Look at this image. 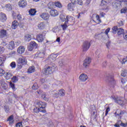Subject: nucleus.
I'll return each instance as SVG.
<instances>
[{"instance_id": "1", "label": "nucleus", "mask_w": 127, "mask_h": 127, "mask_svg": "<svg viewBox=\"0 0 127 127\" xmlns=\"http://www.w3.org/2000/svg\"><path fill=\"white\" fill-rule=\"evenodd\" d=\"M71 3L67 5V9L69 11H73L75 4H79V5H83V1L82 0H70Z\"/></svg>"}, {"instance_id": "2", "label": "nucleus", "mask_w": 127, "mask_h": 127, "mask_svg": "<svg viewBox=\"0 0 127 127\" xmlns=\"http://www.w3.org/2000/svg\"><path fill=\"white\" fill-rule=\"evenodd\" d=\"M17 62L18 63V69H20L22 68L23 65H26V63H27V61L25 57H21L18 58Z\"/></svg>"}, {"instance_id": "3", "label": "nucleus", "mask_w": 127, "mask_h": 127, "mask_svg": "<svg viewBox=\"0 0 127 127\" xmlns=\"http://www.w3.org/2000/svg\"><path fill=\"white\" fill-rule=\"evenodd\" d=\"M111 99H112V100H114V101L116 103H117V104H118V105H120V106H124V105L126 104V102L124 101V98L122 97H116L115 96H112L111 97Z\"/></svg>"}, {"instance_id": "4", "label": "nucleus", "mask_w": 127, "mask_h": 127, "mask_svg": "<svg viewBox=\"0 0 127 127\" xmlns=\"http://www.w3.org/2000/svg\"><path fill=\"white\" fill-rule=\"evenodd\" d=\"M55 69H56L55 66H48L43 70V73L44 75H49V74H52L55 71Z\"/></svg>"}, {"instance_id": "5", "label": "nucleus", "mask_w": 127, "mask_h": 127, "mask_svg": "<svg viewBox=\"0 0 127 127\" xmlns=\"http://www.w3.org/2000/svg\"><path fill=\"white\" fill-rule=\"evenodd\" d=\"M111 0H102L100 6L102 7L101 9L102 10H107L109 8L108 4L111 2Z\"/></svg>"}, {"instance_id": "6", "label": "nucleus", "mask_w": 127, "mask_h": 127, "mask_svg": "<svg viewBox=\"0 0 127 127\" xmlns=\"http://www.w3.org/2000/svg\"><path fill=\"white\" fill-rule=\"evenodd\" d=\"M90 46H91V43H90V42L88 41H86L85 42H84L82 45V49L83 52H86V51H88L89 48H90Z\"/></svg>"}, {"instance_id": "7", "label": "nucleus", "mask_w": 127, "mask_h": 127, "mask_svg": "<svg viewBox=\"0 0 127 127\" xmlns=\"http://www.w3.org/2000/svg\"><path fill=\"white\" fill-rule=\"evenodd\" d=\"M36 107H38V108L42 110H44L46 107V103L41 101H38L36 102Z\"/></svg>"}, {"instance_id": "8", "label": "nucleus", "mask_w": 127, "mask_h": 127, "mask_svg": "<svg viewBox=\"0 0 127 127\" xmlns=\"http://www.w3.org/2000/svg\"><path fill=\"white\" fill-rule=\"evenodd\" d=\"M38 45L34 41H31L29 46L28 47V50L29 51H32L34 48H37Z\"/></svg>"}, {"instance_id": "9", "label": "nucleus", "mask_w": 127, "mask_h": 127, "mask_svg": "<svg viewBox=\"0 0 127 127\" xmlns=\"http://www.w3.org/2000/svg\"><path fill=\"white\" fill-rule=\"evenodd\" d=\"M79 79L80 82H86L88 80V75L86 73H81Z\"/></svg>"}, {"instance_id": "10", "label": "nucleus", "mask_w": 127, "mask_h": 127, "mask_svg": "<svg viewBox=\"0 0 127 127\" xmlns=\"http://www.w3.org/2000/svg\"><path fill=\"white\" fill-rule=\"evenodd\" d=\"M91 60L90 58H87L84 61L83 66L85 67V68L89 67V65H90Z\"/></svg>"}, {"instance_id": "11", "label": "nucleus", "mask_w": 127, "mask_h": 127, "mask_svg": "<svg viewBox=\"0 0 127 127\" xmlns=\"http://www.w3.org/2000/svg\"><path fill=\"white\" fill-rule=\"evenodd\" d=\"M125 114L124 111H121L120 110H117L115 113V115L116 118H118V119H121L122 118V116Z\"/></svg>"}, {"instance_id": "12", "label": "nucleus", "mask_w": 127, "mask_h": 127, "mask_svg": "<svg viewBox=\"0 0 127 127\" xmlns=\"http://www.w3.org/2000/svg\"><path fill=\"white\" fill-rule=\"evenodd\" d=\"M45 55V53L44 51H38L35 55V58H43Z\"/></svg>"}, {"instance_id": "13", "label": "nucleus", "mask_w": 127, "mask_h": 127, "mask_svg": "<svg viewBox=\"0 0 127 127\" xmlns=\"http://www.w3.org/2000/svg\"><path fill=\"white\" fill-rule=\"evenodd\" d=\"M50 14L51 16H53V17H55V16H57L58 14H59V12L56 9H52L50 11Z\"/></svg>"}, {"instance_id": "14", "label": "nucleus", "mask_w": 127, "mask_h": 127, "mask_svg": "<svg viewBox=\"0 0 127 127\" xmlns=\"http://www.w3.org/2000/svg\"><path fill=\"white\" fill-rule=\"evenodd\" d=\"M0 84L3 90H6L7 89V84H6V81L4 80V79H1Z\"/></svg>"}, {"instance_id": "15", "label": "nucleus", "mask_w": 127, "mask_h": 127, "mask_svg": "<svg viewBox=\"0 0 127 127\" xmlns=\"http://www.w3.org/2000/svg\"><path fill=\"white\" fill-rule=\"evenodd\" d=\"M41 17L43 18V19H44V20H47L49 19V17H50V15L48 14V13H43L41 14H40Z\"/></svg>"}, {"instance_id": "16", "label": "nucleus", "mask_w": 127, "mask_h": 127, "mask_svg": "<svg viewBox=\"0 0 127 127\" xmlns=\"http://www.w3.org/2000/svg\"><path fill=\"white\" fill-rule=\"evenodd\" d=\"M44 35H43L42 34H39L37 35L36 40L38 42H42L43 40H44Z\"/></svg>"}, {"instance_id": "17", "label": "nucleus", "mask_w": 127, "mask_h": 127, "mask_svg": "<svg viewBox=\"0 0 127 127\" xmlns=\"http://www.w3.org/2000/svg\"><path fill=\"white\" fill-rule=\"evenodd\" d=\"M18 4L20 7H25L27 5V2L25 0H20L18 2Z\"/></svg>"}, {"instance_id": "18", "label": "nucleus", "mask_w": 127, "mask_h": 127, "mask_svg": "<svg viewBox=\"0 0 127 127\" xmlns=\"http://www.w3.org/2000/svg\"><path fill=\"white\" fill-rule=\"evenodd\" d=\"M7 122H9V126H12L14 124V120L13 119V115H11L7 119Z\"/></svg>"}, {"instance_id": "19", "label": "nucleus", "mask_w": 127, "mask_h": 127, "mask_svg": "<svg viewBox=\"0 0 127 127\" xmlns=\"http://www.w3.org/2000/svg\"><path fill=\"white\" fill-rule=\"evenodd\" d=\"M74 20L75 18L72 16L68 15L66 16V20L65 22L67 23H70V22H74Z\"/></svg>"}, {"instance_id": "20", "label": "nucleus", "mask_w": 127, "mask_h": 127, "mask_svg": "<svg viewBox=\"0 0 127 127\" xmlns=\"http://www.w3.org/2000/svg\"><path fill=\"white\" fill-rule=\"evenodd\" d=\"M24 51H25V48L23 46H20L17 49V52L18 54H22L24 53Z\"/></svg>"}, {"instance_id": "21", "label": "nucleus", "mask_w": 127, "mask_h": 127, "mask_svg": "<svg viewBox=\"0 0 127 127\" xmlns=\"http://www.w3.org/2000/svg\"><path fill=\"white\" fill-rule=\"evenodd\" d=\"M4 77L6 80H9L12 77V74L10 71L6 72L4 73Z\"/></svg>"}, {"instance_id": "22", "label": "nucleus", "mask_w": 127, "mask_h": 127, "mask_svg": "<svg viewBox=\"0 0 127 127\" xmlns=\"http://www.w3.org/2000/svg\"><path fill=\"white\" fill-rule=\"evenodd\" d=\"M0 20L2 22H4V21H6V15H5V14L2 12L0 13Z\"/></svg>"}, {"instance_id": "23", "label": "nucleus", "mask_w": 127, "mask_h": 127, "mask_svg": "<svg viewBox=\"0 0 127 127\" xmlns=\"http://www.w3.org/2000/svg\"><path fill=\"white\" fill-rule=\"evenodd\" d=\"M37 27L40 30L44 29L45 28V23L44 22L39 23L37 25Z\"/></svg>"}, {"instance_id": "24", "label": "nucleus", "mask_w": 127, "mask_h": 127, "mask_svg": "<svg viewBox=\"0 0 127 127\" xmlns=\"http://www.w3.org/2000/svg\"><path fill=\"white\" fill-rule=\"evenodd\" d=\"M93 21L97 24H99V23H101L102 22L101 19H100V16H99V15H96L95 17L93 20Z\"/></svg>"}, {"instance_id": "25", "label": "nucleus", "mask_w": 127, "mask_h": 127, "mask_svg": "<svg viewBox=\"0 0 127 127\" xmlns=\"http://www.w3.org/2000/svg\"><path fill=\"white\" fill-rule=\"evenodd\" d=\"M34 112L36 114H37V113H39V112H42V113H46V111L45 110H42L41 109L39 108L37 106L34 109Z\"/></svg>"}, {"instance_id": "26", "label": "nucleus", "mask_w": 127, "mask_h": 127, "mask_svg": "<svg viewBox=\"0 0 127 127\" xmlns=\"http://www.w3.org/2000/svg\"><path fill=\"white\" fill-rule=\"evenodd\" d=\"M6 36V31L5 30H0V38H3Z\"/></svg>"}, {"instance_id": "27", "label": "nucleus", "mask_w": 127, "mask_h": 127, "mask_svg": "<svg viewBox=\"0 0 127 127\" xmlns=\"http://www.w3.org/2000/svg\"><path fill=\"white\" fill-rule=\"evenodd\" d=\"M14 47V42L13 41L10 42L7 46V48H8V49H10V50H12Z\"/></svg>"}, {"instance_id": "28", "label": "nucleus", "mask_w": 127, "mask_h": 127, "mask_svg": "<svg viewBox=\"0 0 127 127\" xmlns=\"http://www.w3.org/2000/svg\"><path fill=\"white\" fill-rule=\"evenodd\" d=\"M24 39L25 41L29 42L32 39V37L30 34H26L24 36Z\"/></svg>"}, {"instance_id": "29", "label": "nucleus", "mask_w": 127, "mask_h": 127, "mask_svg": "<svg viewBox=\"0 0 127 127\" xmlns=\"http://www.w3.org/2000/svg\"><path fill=\"white\" fill-rule=\"evenodd\" d=\"M18 26V22L17 20H14L12 23V26L11 27L12 29H16L17 28V27Z\"/></svg>"}, {"instance_id": "30", "label": "nucleus", "mask_w": 127, "mask_h": 127, "mask_svg": "<svg viewBox=\"0 0 127 127\" xmlns=\"http://www.w3.org/2000/svg\"><path fill=\"white\" fill-rule=\"evenodd\" d=\"M4 62H5V57H0V66H3Z\"/></svg>"}, {"instance_id": "31", "label": "nucleus", "mask_w": 127, "mask_h": 127, "mask_svg": "<svg viewBox=\"0 0 127 127\" xmlns=\"http://www.w3.org/2000/svg\"><path fill=\"white\" fill-rule=\"evenodd\" d=\"M101 53H102V51L101 50H97L95 52V57L96 58H100L101 56Z\"/></svg>"}, {"instance_id": "32", "label": "nucleus", "mask_w": 127, "mask_h": 127, "mask_svg": "<svg viewBox=\"0 0 127 127\" xmlns=\"http://www.w3.org/2000/svg\"><path fill=\"white\" fill-rule=\"evenodd\" d=\"M66 94V91L64 90L61 89L59 91V95L60 97H64Z\"/></svg>"}, {"instance_id": "33", "label": "nucleus", "mask_w": 127, "mask_h": 127, "mask_svg": "<svg viewBox=\"0 0 127 127\" xmlns=\"http://www.w3.org/2000/svg\"><path fill=\"white\" fill-rule=\"evenodd\" d=\"M35 71V67L34 66H30L29 68L28 69L27 72L29 73V74H31V73H33Z\"/></svg>"}, {"instance_id": "34", "label": "nucleus", "mask_w": 127, "mask_h": 127, "mask_svg": "<svg viewBox=\"0 0 127 127\" xmlns=\"http://www.w3.org/2000/svg\"><path fill=\"white\" fill-rule=\"evenodd\" d=\"M42 98L44 101H49V97H48V95L46 93H43L42 95Z\"/></svg>"}, {"instance_id": "35", "label": "nucleus", "mask_w": 127, "mask_h": 127, "mask_svg": "<svg viewBox=\"0 0 127 127\" xmlns=\"http://www.w3.org/2000/svg\"><path fill=\"white\" fill-rule=\"evenodd\" d=\"M118 26H123L125 24V21L124 20L119 19L118 21Z\"/></svg>"}, {"instance_id": "36", "label": "nucleus", "mask_w": 127, "mask_h": 127, "mask_svg": "<svg viewBox=\"0 0 127 127\" xmlns=\"http://www.w3.org/2000/svg\"><path fill=\"white\" fill-rule=\"evenodd\" d=\"M36 13V10H35V9H31L29 11V14H30V15H35Z\"/></svg>"}, {"instance_id": "37", "label": "nucleus", "mask_w": 127, "mask_h": 127, "mask_svg": "<svg viewBox=\"0 0 127 127\" xmlns=\"http://www.w3.org/2000/svg\"><path fill=\"white\" fill-rule=\"evenodd\" d=\"M108 80L110 82H112L113 84H116V81L114 79V76L113 75H110L108 76Z\"/></svg>"}, {"instance_id": "38", "label": "nucleus", "mask_w": 127, "mask_h": 127, "mask_svg": "<svg viewBox=\"0 0 127 127\" xmlns=\"http://www.w3.org/2000/svg\"><path fill=\"white\" fill-rule=\"evenodd\" d=\"M5 7L8 11L11 10V9H12V6L10 4H7L5 5Z\"/></svg>"}, {"instance_id": "39", "label": "nucleus", "mask_w": 127, "mask_h": 127, "mask_svg": "<svg viewBox=\"0 0 127 127\" xmlns=\"http://www.w3.org/2000/svg\"><path fill=\"white\" fill-rule=\"evenodd\" d=\"M60 18L61 19L62 21H65V22H66V16H65V15L61 14L60 16Z\"/></svg>"}, {"instance_id": "40", "label": "nucleus", "mask_w": 127, "mask_h": 127, "mask_svg": "<svg viewBox=\"0 0 127 127\" xmlns=\"http://www.w3.org/2000/svg\"><path fill=\"white\" fill-rule=\"evenodd\" d=\"M117 31L118 35H121V34H123V33H124L125 31L124 30V29L120 28L118 29Z\"/></svg>"}, {"instance_id": "41", "label": "nucleus", "mask_w": 127, "mask_h": 127, "mask_svg": "<svg viewBox=\"0 0 127 127\" xmlns=\"http://www.w3.org/2000/svg\"><path fill=\"white\" fill-rule=\"evenodd\" d=\"M53 95L54 98H58L59 95V91H57L56 90L54 91Z\"/></svg>"}, {"instance_id": "42", "label": "nucleus", "mask_w": 127, "mask_h": 127, "mask_svg": "<svg viewBox=\"0 0 127 127\" xmlns=\"http://www.w3.org/2000/svg\"><path fill=\"white\" fill-rule=\"evenodd\" d=\"M58 55V54H53L50 57L52 60L55 61Z\"/></svg>"}, {"instance_id": "43", "label": "nucleus", "mask_w": 127, "mask_h": 127, "mask_svg": "<svg viewBox=\"0 0 127 127\" xmlns=\"http://www.w3.org/2000/svg\"><path fill=\"white\" fill-rule=\"evenodd\" d=\"M55 5L57 6V7H59V8H60V7H62V5L61 4V3L59 1H57L55 2Z\"/></svg>"}, {"instance_id": "44", "label": "nucleus", "mask_w": 127, "mask_h": 127, "mask_svg": "<svg viewBox=\"0 0 127 127\" xmlns=\"http://www.w3.org/2000/svg\"><path fill=\"white\" fill-rule=\"evenodd\" d=\"M67 22H65V23H64V24H62L61 25V26L63 29V30H65L66 29V28H67V27H68V26L67 25Z\"/></svg>"}, {"instance_id": "45", "label": "nucleus", "mask_w": 127, "mask_h": 127, "mask_svg": "<svg viewBox=\"0 0 127 127\" xmlns=\"http://www.w3.org/2000/svg\"><path fill=\"white\" fill-rule=\"evenodd\" d=\"M12 82L13 83H16L17 81H18V78L17 77L14 76L12 78H11Z\"/></svg>"}, {"instance_id": "46", "label": "nucleus", "mask_w": 127, "mask_h": 127, "mask_svg": "<svg viewBox=\"0 0 127 127\" xmlns=\"http://www.w3.org/2000/svg\"><path fill=\"white\" fill-rule=\"evenodd\" d=\"M9 86L13 90L15 91V90H16V88H15V86L14 85V84L12 83V82H10L9 83Z\"/></svg>"}, {"instance_id": "47", "label": "nucleus", "mask_w": 127, "mask_h": 127, "mask_svg": "<svg viewBox=\"0 0 127 127\" xmlns=\"http://www.w3.org/2000/svg\"><path fill=\"white\" fill-rule=\"evenodd\" d=\"M15 54H16L15 51H12L9 53V55L10 57H14V56H15Z\"/></svg>"}, {"instance_id": "48", "label": "nucleus", "mask_w": 127, "mask_h": 127, "mask_svg": "<svg viewBox=\"0 0 127 127\" xmlns=\"http://www.w3.org/2000/svg\"><path fill=\"white\" fill-rule=\"evenodd\" d=\"M127 75V70H122V72L121 73V76H122L123 77H126Z\"/></svg>"}, {"instance_id": "49", "label": "nucleus", "mask_w": 127, "mask_h": 127, "mask_svg": "<svg viewBox=\"0 0 127 127\" xmlns=\"http://www.w3.org/2000/svg\"><path fill=\"white\" fill-rule=\"evenodd\" d=\"M10 66H11V67L13 69V68H15V67H16V63H15V62H12L10 64Z\"/></svg>"}, {"instance_id": "50", "label": "nucleus", "mask_w": 127, "mask_h": 127, "mask_svg": "<svg viewBox=\"0 0 127 127\" xmlns=\"http://www.w3.org/2000/svg\"><path fill=\"white\" fill-rule=\"evenodd\" d=\"M48 5L49 8H53V7H54V3L53 2H50Z\"/></svg>"}, {"instance_id": "51", "label": "nucleus", "mask_w": 127, "mask_h": 127, "mask_svg": "<svg viewBox=\"0 0 127 127\" xmlns=\"http://www.w3.org/2000/svg\"><path fill=\"white\" fill-rule=\"evenodd\" d=\"M118 29H119V28H118V26H114L112 28V30H113V33L114 34L117 33V30L118 31Z\"/></svg>"}, {"instance_id": "52", "label": "nucleus", "mask_w": 127, "mask_h": 127, "mask_svg": "<svg viewBox=\"0 0 127 127\" xmlns=\"http://www.w3.org/2000/svg\"><path fill=\"white\" fill-rule=\"evenodd\" d=\"M38 88V85L37 83H35L32 86V89L33 90H37Z\"/></svg>"}, {"instance_id": "53", "label": "nucleus", "mask_w": 127, "mask_h": 127, "mask_svg": "<svg viewBox=\"0 0 127 127\" xmlns=\"http://www.w3.org/2000/svg\"><path fill=\"white\" fill-rule=\"evenodd\" d=\"M127 12V8L124 7L121 10V13H126Z\"/></svg>"}, {"instance_id": "54", "label": "nucleus", "mask_w": 127, "mask_h": 127, "mask_svg": "<svg viewBox=\"0 0 127 127\" xmlns=\"http://www.w3.org/2000/svg\"><path fill=\"white\" fill-rule=\"evenodd\" d=\"M5 72L2 68H0V76H3L4 75Z\"/></svg>"}, {"instance_id": "55", "label": "nucleus", "mask_w": 127, "mask_h": 127, "mask_svg": "<svg viewBox=\"0 0 127 127\" xmlns=\"http://www.w3.org/2000/svg\"><path fill=\"white\" fill-rule=\"evenodd\" d=\"M22 123L21 122L17 123L16 125V127H22Z\"/></svg>"}, {"instance_id": "56", "label": "nucleus", "mask_w": 127, "mask_h": 127, "mask_svg": "<svg viewBox=\"0 0 127 127\" xmlns=\"http://www.w3.org/2000/svg\"><path fill=\"white\" fill-rule=\"evenodd\" d=\"M4 109L5 110V111L6 113H8L9 111V108H8V106H5L4 107Z\"/></svg>"}, {"instance_id": "57", "label": "nucleus", "mask_w": 127, "mask_h": 127, "mask_svg": "<svg viewBox=\"0 0 127 127\" xmlns=\"http://www.w3.org/2000/svg\"><path fill=\"white\" fill-rule=\"evenodd\" d=\"M4 51V48L3 47L0 46V53H3Z\"/></svg>"}, {"instance_id": "58", "label": "nucleus", "mask_w": 127, "mask_h": 127, "mask_svg": "<svg viewBox=\"0 0 127 127\" xmlns=\"http://www.w3.org/2000/svg\"><path fill=\"white\" fill-rule=\"evenodd\" d=\"M40 84H44V83H46V80L45 79H42L40 81Z\"/></svg>"}, {"instance_id": "59", "label": "nucleus", "mask_w": 127, "mask_h": 127, "mask_svg": "<svg viewBox=\"0 0 127 127\" xmlns=\"http://www.w3.org/2000/svg\"><path fill=\"white\" fill-rule=\"evenodd\" d=\"M19 44H20V42H15V43H14V47L19 46Z\"/></svg>"}, {"instance_id": "60", "label": "nucleus", "mask_w": 127, "mask_h": 127, "mask_svg": "<svg viewBox=\"0 0 127 127\" xmlns=\"http://www.w3.org/2000/svg\"><path fill=\"white\" fill-rule=\"evenodd\" d=\"M110 111V107H107L106 110V113H105V116H107L108 114H109V112Z\"/></svg>"}, {"instance_id": "61", "label": "nucleus", "mask_w": 127, "mask_h": 127, "mask_svg": "<svg viewBox=\"0 0 127 127\" xmlns=\"http://www.w3.org/2000/svg\"><path fill=\"white\" fill-rule=\"evenodd\" d=\"M110 29L109 28H107L106 31H105V34H106V35H108V34H109V32H110Z\"/></svg>"}, {"instance_id": "62", "label": "nucleus", "mask_w": 127, "mask_h": 127, "mask_svg": "<svg viewBox=\"0 0 127 127\" xmlns=\"http://www.w3.org/2000/svg\"><path fill=\"white\" fill-rule=\"evenodd\" d=\"M127 62V57L126 58H124L122 60V64H125Z\"/></svg>"}, {"instance_id": "63", "label": "nucleus", "mask_w": 127, "mask_h": 127, "mask_svg": "<svg viewBox=\"0 0 127 127\" xmlns=\"http://www.w3.org/2000/svg\"><path fill=\"white\" fill-rule=\"evenodd\" d=\"M124 39L127 40V32L123 34Z\"/></svg>"}, {"instance_id": "64", "label": "nucleus", "mask_w": 127, "mask_h": 127, "mask_svg": "<svg viewBox=\"0 0 127 127\" xmlns=\"http://www.w3.org/2000/svg\"><path fill=\"white\" fill-rule=\"evenodd\" d=\"M120 126L121 127H127V123L124 124V123H122L121 124Z\"/></svg>"}]
</instances>
